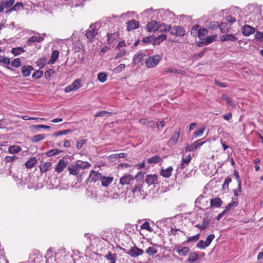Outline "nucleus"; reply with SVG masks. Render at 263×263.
Returning <instances> with one entry per match:
<instances>
[{"instance_id": "f257e3e1", "label": "nucleus", "mask_w": 263, "mask_h": 263, "mask_svg": "<svg viewBox=\"0 0 263 263\" xmlns=\"http://www.w3.org/2000/svg\"><path fill=\"white\" fill-rule=\"evenodd\" d=\"M90 166V163L87 161H78L69 165L67 170L70 175L76 176L81 171L84 170Z\"/></svg>"}, {"instance_id": "f03ea898", "label": "nucleus", "mask_w": 263, "mask_h": 263, "mask_svg": "<svg viewBox=\"0 0 263 263\" xmlns=\"http://www.w3.org/2000/svg\"><path fill=\"white\" fill-rule=\"evenodd\" d=\"M161 60V58L158 54L149 56L145 60V65L147 68H154L158 65Z\"/></svg>"}, {"instance_id": "7ed1b4c3", "label": "nucleus", "mask_w": 263, "mask_h": 263, "mask_svg": "<svg viewBox=\"0 0 263 263\" xmlns=\"http://www.w3.org/2000/svg\"><path fill=\"white\" fill-rule=\"evenodd\" d=\"M170 32L172 35L177 37L183 36L185 34V29L180 26H171Z\"/></svg>"}, {"instance_id": "20e7f679", "label": "nucleus", "mask_w": 263, "mask_h": 263, "mask_svg": "<svg viewBox=\"0 0 263 263\" xmlns=\"http://www.w3.org/2000/svg\"><path fill=\"white\" fill-rule=\"evenodd\" d=\"M96 25H90L87 31L85 36L89 42H92L94 37L98 33Z\"/></svg>"}, {"instance_id": "39448f33", "label": "nucleus", "mask_w": 263, "mask_h": 263, "mask_svg": "<svg viewBox=\"0 0 263 263\" xmlns=\"http://www.w3.org/2000/svg\"><path fill=\"white\" fill-rule=\"evenodd\" d=\"M102 176V174L91 170L90 172L89 177L86 180V182H96L98 180H101Z\"/></svg>"}, {"instance_id": "423d86ee", "label": "nucleus", "mask_w": 263, "mask_h": 263, "mask_svg": "<svg viewBox=\"0 0 263 263\" xmlns=\"http://www.w3.org/2000/svg\"><path fill=\"white\" fill-rule=\"evenodd\" d=\"M144 251L142 249L138 248L136 246L132 247L129 250L127 254L133 257H137L143 254Z\"/></svg>"}, {"instance_id": "0eeeda50", "label": "nucleus", "mask_w": 263, "mask_h": 263, "mask_svg": "<svg viewBox=\"0 0 263 263\" xmlns=\"http://www.w3.org/2000/svg\"><path fill=\"white\" fill-rule=\"evenodd\" d=\"M191 159L192 158L190 154L186 156L183 155L181 162L178 167V169L182 170L185 168L190 163Z\"/></svg>"}, {"instance_id": "6e6552de", "label": "nucleus", "mask_w": 263, "mask_h": 263, "mask_svg": "<svg viewBox=\"0 0 263 263\" xmlns=\"http://www.w3.org/2000/svg\"><path fill=\"white\" fill-rule=\"evenodd\" d=\"M146 55L144 54L142 51H138L133 57V62L134 65H136L139 63H140L142 60H144V57H145Z\"/></svg>"}, {"instance_id": "1a4fd4ad", "label": "nucleus", "mask_w": 263, "mask_h": 263, "mask_svg": "<svg viewBox=\"0 0 263 263\" xmlns=\"http://www.w3.org/2000/svg\"><path fill=\"white\" fill-rule=\"evenodd\" d=\"M15 3L14 0L2 1L0 2V13L3 12L5 8L9 9Z\"/></svg>"}, {"instance_id": "9d476101", "label": "nucleus", "mask_w": 263, "mask_h": 263, "mask_svg": "<svg viewBox=\"0 0 263 263\" xmlns=\"http://www.w3.org/2000/svg\"><path fill=\"white\" fill-rule=\"evenodd\" d=\"M255 31V29L254 27L248 25H244L241 28V32L246 36L250 35L254 33Z\"/></svg>"}, {"instance_id": "9b49d317", "label": "nucleus", "mask_w": 263, "mask_h": 263, "mask_svg": "<svg viewBox=\"0 0 263 263\" xmlns=\"http://www.w3.org/2000/svg\"><path fill=\"white\" fill-rule=\"evenodd\" d=\"M134 179V178L132 175L126 174L120 178V183L122 185L128 184L130 183L131 181H133Z\"/></svg>"}, {"instance_id": "f8f14e48", "label": "nucleus", "mask_w": 263, "mask_h": 263, "mask_svg": "<svg viewBox=\"0 0 263 263\" xmlns=\"http://www.w3.org/2000/svg\"><path fill=\"white\" fill-rule=\"evenodd\" d=\"M158 24V22L152 21L147 24L146 29L149 32L157 31Z\"/></svg>"}, {"instance_id": "ddd939ff", "label": "nucleus", "mask_w": 263, "mask_h": 263, "mask_svg": "<svg viewBox=\"0 0 263 263\" xmlns=\"http://www.w3.org/2000/svg\"><path fill=\"white\" fill-rule=\"evenodd\" d=\"M237 40V38L236 37L235 35L232 34H226L220 36V41L221 42H235Z\"/></svg>"}, {"instance_id": "4468645a", "label": "nucleus", "mask_w": 263, "mask_h": 263, "mask_svg": "<svg viewBox=\"0 0 263 263\" xmlns=\"http://www.w3.org/2000/svg\"><path fill=\"white\" fill-rule=\"evenodd\" d=\"M157 176L156 174H150L146 176L145 182L148 185L158 183Z\"/></svg>"}, {"instance_id": "2eb2a0df", "label": "nucleus", "mask_w": 263, "mask_h": 263, "mask_svg": "<svg viewBox=\"0 0 263 263\" xmlns=\"http://www.w3.org/2000/svg\"><path fill=\"white\" fill-rule=\"evenodd\" d=\"M33 67L30 65H24L21 67V72L24 77H28L30 75L33 70Z\"/></svg>"}, {"instance_id": "dca6fc26", "label": "nucleus", "mask_w": 263, "mask_h": 263, "mask_svg": "<svg viewBox=\"0 0 263 263\" xmlns=\"http://www.w3.org/2000/svg\"><path fill=\"white\" fill-rule=\"evenodd\" d=\"M139 27V23L135 20H132L127 23V30L128 31L137 29Z\"/></svg>"}, {"instance_id": "f3484780", "label": "nucleus", "mask_w": 263, "mask_h": 263, "mask_svg": "<svg viewBox=\"0 0 263 263\" xmlns=\"http://www.w3.org/2000/svg\"><path fill=\"white\" fill-rule=\"evenodd\" d=\"M67 163L63 160H60L56 165L55 171L58 173L62 172L66 167Z\"/></svg>"}, {"instance_id": "a211bd4d", "label": "nucleus", "mask_w": 263, "mask_h": 263, "mask_svg": "<svg viewBox=\"0 0 263 263\" xmlns=\"http://www.w3.org/2000/svg\"><path fill=\"white\" fill-rule=\"evenodd\" d=\"M113 181V177L102 176L101 181L103 186H108Z\"/></svg>"}, {"instance_id": "6ab92c4d", "label": "nucleus", "mask_w": 263, "mask_h": 263, "mask_svg": "<svg viewBox=\"0 0 263 263\" xmlns=\"http://www.w3.org/2000/svg\"><path fill=\"white\" fill-rule=\"evenodd\" d=\"M171 25H166L165 24H159L158 23L157 26V31L165 32L170 31Z\"/></svg>"}, {"instance_id": "aec40b11", "label": "nucleus", "mask_w": 263, "mask_h": 263, "mask_svg": "<svg viewBox=\"0 0 263 263\" xmlns=\"http://www.w3.org/2000/svg\"><path fill=\"white\" fill-rule=\"evenodd\" d=\"M222 200L218 197L212 199L210 202L211 206L212 208H219L222 205Z\"/></svg>"}, {"instance_id": "412c9836", "label": "nucleus", "mask_w": 263, "mask_h": 263, "mask_svg": "<svg viewBox=\"0 0 263 263\" xmlns=\"http://www.w3.org/2000/svg\"><path fill=\"white\" fill-rule=\"evenodd\" d=\"M173 170L172 166H169L166 169L162 170L160 174L164 177L169 178L172 175Z\"/></svg>"}, {"instance_id": "4be33fe9", "label": "nucleus", "mask_w": 263, "mask_h": 263, "mask_svg": "<svg viewBox=\"0 0 263 263\" xmlns=\"http://www.w3.org/2000/svg\"><path fill=\"white\" fill-rule=\"evenodd\" d=\"M107 43L108 44H112L114 41H115L119 34H118V32H114V33H108L107 34Z\"/></svg>"}, {"instance_id": "5701e85b", "label": "nucleus", "mask_w": 263, "mask_h": 263, "mask_svg": "<svg viewBox=\"0 0 263 263\" xmlns=\"http://www.w3.org/2000/svg\"><path fill=\"white\" fill-rule=\"evenodd\" d=\"M167 35L165 34H162L154 39L153 43V45H158L161 44L163 41L166 40Z\"/></svg>"}, {"instance_id": "b1692460", "label": "nucleus", "mask_w": 263, "mask_h": 263, "mask_svg": "<svg viewBox=\"0 0 263 263\" xmlns=\"http://www.w3.org/2000/svg\"><path fill=\"white\" fill-rule=\"evenodd\" d=\"M43 40H44V38L40 36H32L28 39V40L27 41L28 45H30L32 43H34V42L40 43V42H42L43 41Z\"/></svg>"}, {"instance_id": "393cba45", "label": "nucleus", "mask_w": 263, "mask_h": 263, "mask_svg": "<svg viewBox=\"0 0 263 263\" xmlns=\"http://www.w3.org/2000/svg\"><path fill=\"white\" fill-rule=\"evenodd\" d=\"M0 63H3L4 64H5L7 65L6 68L10 70L11 71H14V69L10 67L8 65L10 64V59L9 58L7 57H4L3 56L0 57Z\"/></svg>"}, {"instance_id": "a878e982", "label": "nucleus", "mask_w": 263, "mask_h": 263, "mask_svg": "<svg viewBox=\"0 0 263 263\" xmlns=\"http://www.w3.org/2000/svg\"><path fill=\"white\" fill-rule=\"evenodd\" d=\"M51 164L50 162H44L40 166V169L41 173H46L50 169Z\"/></svg>"}, {"instance_id": "bb28decb", "label": "nucleus", "mask_w": 263, "mask_h": 263, "mask_svg": "<svg viewBox=\"0 0 263 263\" xmlns=\"http://www.w3.org/2000/svg\"><path fill=\"white\" fill-rule=\"evenodd\" d=\"M210 222L208 220L203 219L202 223H198L195 227L200 230H204L206 229L209 226Z\"/></svg>"}, {"instance_id": "cd10ccee", "label": "nucleus", "mask_w": 263, "mask_h": 263, "mask_svg": "<svg viewBox=\"0 0 263 263\" xmlns=\"http://www.w3.org/2000/svg\"><path fill=\"white\" fill-rule=\"evenodd\" d=\"M189 251L190 249L187 247H182L181 248H178L176 250V251L179 254V255L182 256H186Z\"/></svg>"}, {"instance_id": "c85d7f7f", "label": "nucleus", "mask_w": 263, "mask_h": 263, "mask_svg": "<svg viewBox=\"0 0 263 263\" xmlns=\"http://www.w3.org/2000/svg\"><path fill=\"white\" fill-rule=\"evenodd\" d=\"M198 258V254L195 252H192L189 254L187 261L191 263H192L195 262Z\"/></svg>"}, {"instance_id": "c756f323", "label": "nucleus", "mask_w": 263, "mask_h": 263, "mask_svg": "<svg viewBox=\"0 0 263 263\" xmlns=\"http://www.w3.org/2000/svg\"><path fill=\"white\" fill-rule=\"evenodd\" d=\"M180 132H175L173 136L171 138L170 140V142L172 145H174L176 144L177 142L178 141V140L180 136Z\"/></svg>"}, {"instance_id": "7c9ffc66", "label": "nucleus", "mask_w": 263, "mask_h": 263, "mask_svg": "<svg viewBox=\"0 0 263 263\" xmlns=\"http://www.w3.org/2000/svg\"><path fill=\"white\" fill-rule=\"evenodd\" d=\"M162 161V159L158 156L155 155L151 158H148L147 159V162L148 164H152V163H157L159 162Z\"/></svg>"}, {"instance_id": "2f4dec72", "label": "nucleus", "mask_w": 263, "mask_h": 263, "mask_svg": "<svg viewBox=\"0 0 263 263\" xmlns=\"http://www.w3.org/2000/svg\"><path fill=\"white\" fill-rule=\"evenodd\" d=\"M37 162V160L35 158L32 157L28 160L25 163V166L28 168H32Z\"/></svg>"}, {"instance_id": "473e14b6", "label": "nucleus", "mask_w": 263, "mask_h": 263, "mask_svg": "<svg viewBox=\"0 0 263 263\" xmlns=\"http://www.w3.org/2000/svg\"><path fill=\"white\" fill-rule=\"evenodd\" d=\"M59 56V52L58 50H54L52 51L51 58L49 60V63L54 64L58 60Z\"/></svg>"}, {"instance_id": "72a5a7b5", "label": "nucleus", "mask_w": 263, "mask_h": 263, "mask_svg": "<svg viewBox=\"0 0 263 263\" xmlns=\"http://www.w3.org/2000/svg\"><path fill=\"white\" fill-rule=\"evenodd\" d=\"M111 115H112V112L103 110V111H100L97 112L94 115V117L96 118L98 117H105V118H107Z\"/></svg>"}, {"instance_id": "f704fd0d", "label": "nucleus", "mask_w": 263, "mask_h": 263, "mask_svg": "<svg viewBox=\"0 0 263 263\" xmlns=\"http://www.w3.org/2000/svg\"><path fill=\"white\" fill-rule=\"evenodd\" d=\"M25 52V50L22 47H18L16 48H13L11 52L14 55L17 56L20 55L21 53Z\"/></svg>"}, {"instance_id": "c9c22d12", "label": "nucleus", "mask_w": 263, "mask_h": 263, "mask_svg": "<svg viewBox=\"0 0 263 263\" xmlns=\"http://www.w3.org/2000/svg\"><path fill=\"white\" fill-rule=\"evenodd\" d=\"M230 27L226 22H222L219 24V28L220 29L221 33L227 32L229 31Z\"/></svg>"}, {"instance_id": "e433bc0d", "label": "nucleus", "mask_w": 263, "mask_h": 263, "mask_svg": "<svg viewBox=\"0 0 263 263\" xmlns=\"http://www.w3.org/2000/svg\"><path fill=\"white\" fill-rule=\"evenodd\" d=\"M46 136L44 134H39L34 136L31 139V141L33 143L38 142L45 138Z\"/></svg>"}, {"instance_id": "4c0bfd02", "label": "nucleus", "mask_w": 263, "mask_h": 263, "mask_svg": "<svg viewBox=\"0 0 263 263\" xmlns=\"http://www.w3.org/2000/svg\"><path fill=\"white\" fill-rule=\"evenodd\" d=\"M22 150V148L16 145H12L9 147L8 152L11 154H16L19 153Z\"/></svg>"}, {"instance_id": "58836bf2", "label": "nucleus", "mask_w": 263, "mask_h": 263, "mask_svg": "<svg viewBox=\"0 0 263 263\" xmlns=\"http://www.w3.org/2000/svg\"><path fill=\"white\" fill-rule=\"evenodd\" d=\"M206 51V48H204L202 50V51L197 54H195L192 56V59L193 61H196L198 59L201 58L205 53Z\"/></svg>"}, {"instance_id": "ea45409f", "label": "nucleus", "mask_w": 263, "mask_h": 263, "mask_svg": "<svg viewBox=\"0 0 263 263\" xmlns=\"http://www.w3.org/2000/svg\"><path fill=\"white\" fill-rule=\"evenodd\" d=\"M62 152L63 151L58 149H52L46 153V156L48 157H52Z\"/></svg>"}, {"instance_id": "a19ab883", "label": "nucleus", "mask_w": 263, "mask_h": 263, "mask_svg": "<svg viewBox=\"0 0 263 263\" xmlns=\"http://www.w3.org/2000/svg\"><path fill=\"white\" fill-rule=\"evenodd\" d=\"M208 34V30L205 28H200L198 31V37L199 39H202L206 35Z\"/></svg>"}, {"instance_id": "79ce46f5", "label": "nucleus", "mask_w": 263, "mask_h": 263, "mask_svg": "<svg viewBox=\"0 0 263 263\" xmlns=\"http://www.w3.org/2000/svg\"><path fill=\"white\" fill-rule=\"evenodd\" d=\"M216 36H217V35H213L209 36L208 37H206L203 40V44L205 45H207L211 43L212 42H213L215 40V39L216 37Z\"/></svg>"}, {"instance_id": "37998d69", "label": "nucleus", "mask_w": 263, "mask_h": 263, "mask_svg": "<svg viewBox=\"0 0 263 263\" xmlns=\"http://www.w3.org/2000/svg\"><path fill=\"white\" fill-rule=\"evenodd\" d=\"M221 99L226 101L228 105L231 106L234 105V103L232 102V100L229 97H228L227 95L225 93H222L221 97Z\"/></svg>"}, {"instance_id": "c03bdc74", "label": "nucleus", "mask_w": 263, "mask_h": 263, "mask_svg": "<svg viewBox=\"0 0 263 263\" xmlns=\"http://www.w3.org/2000/svg\"><path fill=\"white\" fill-rule=\"evenodd\" d=\"M105 258L111 261V262H116V254H112L110 252H108V254L105 256Z\"/></svg>"}, {"instance_id": "a18cd8bd", "label": "nucleus", "mask_w": 263, "mask_h": 263, "mask_svg": "<svg viewBox=\"0 0 263 263\" xmlns=\"http://www.w3.org/2000/svg\"><path fill=\"white\" fill-rule=\"evenodd\" d=\"M11 65L14 67H19L22 65V62L20 58H15L10 62Z\"/></svg>"}, {"instance_id": "49530a36", "label": "nucleus", "mask_w": 263, "mask_h": 263, "mask_svg": "<svg viewBox=\"0 0 263 263\" xmlns=\"http://www.w3.org/2000/svg\"><path fill=\"white\" fill-rule=\"evenodd\" d=\"M219 23H218V22L216 21L210 22L208 26V28L212 30L217 29L219 28Z\"/></svg>"}, {"instance_id": "de8ad7c7", "label": "nucleus", "mask_w": 263, "mask_h": 263, "mask_svg": "<svg viewBox=\"0 0 263 263\" xmlns=\"http://www.w3.org/2000/svg\"><path fill=\"white\" fill-rule=\"evenodd\" d=\"M200 29V26L198 25H196L194 26L191 30V34L194 36H196L198 35V31Z\"/></svg>"}, {"instance_id": "09e8293b", "label": "nucleus", "mask_w": 263, "mask_h": 263, "mask_svg": "<svg viewBox=\"0 0 263 263\" xmlns=\"http://www.w3.org/2000/svg\"><path fill=\"white\" fill-rule=\"evenodd\" d=\"M18 158L15 156H6L5 157L4 160L6 161V163H12L15 160H17Z\"/></svg>"}, {"instance_id": "8fccbe9b", "label": "nucleus", "mask_w": 263, "mask_h": 263, "mask_svg": "<svg viewBox=\"0 0 263 263\" xmlns=\"http://www.w3.org/2000/svg\"><path fill=\"white\" fill-rule=\"evenodd\" d=\"M157 250L153 247H149L146 250V253L149 255H153L157 253Z\"/></svg>"}, {"instance_id": "3c124183", "label": "nucleus", "mask_w": 263, "mask_h": 263, "mask_svg": "<svg viewBox=\"0 0 263 263\" xmlns=\"http://www.w3.org/2000/svg\"><path fill=\"white\" fill-rule=\"evenodd\" d=\"M238 202L233 201L231 203H230L228 204V205L226 207L225 210H224L226 212L230 211L232 207H236L238 205Z\"/></svg>"}, {"instance_id": "603ef678", "label": "nucleus", "mask_w": 263, "mask_h": 263, "mask_svg": "<svg viewBox=\"0 0 263 263\" xmlns=\"http://www.w3.org/2000/svg\"><path fill=\"white\" fill-rule=\"evenodd\" d=\"M131 190L134 194H136V193H139L141 190V185L138 183L137 184L135 185L134 186H131Z\"/></svg>"}, {"instance_id": "864d4df0", "label": "nucleus", "mask_w": 263, "mask_h": 263, "mask_svg": "<svg viewBox=\"0 0 263 263\" xmlns=\"http://www.w3.org/2000/svg\"><path fill=\"white\" fill-rule=\"evenodd\" d=\"M196 247L199 249H204L208 247V244L205 241L201 240L198 242Z\"/></svg>"}, {"instance_id": "5fc2aeb1", "label": "nucleus", "mask_w": 263, "mask_h": 263, "mask_svg": "<svg viewBox=\"0 0 263 263\" xmlns=\"http://www.w3.org/2000/svg\"><path fill=\"white\" fill-rule=\"evenodd\" d=\"M107 76L103 72L99 73L98 74V79L102 83L106 81Z\"/></svg>"}, {"instance_id": "6e6d98bb", "label": "nucleus", "mask_w": 263, "mask_h": 263, "mask_svg": "<svg viewBox=\"0 0 263 263\" xmlns=\"http://www.w3.org/2000/svg\"><path fill=\"white\" fill-rule=\"evenodd\" d=\"M43 71L42 70H38L33 73L32 77L33 79H38L40 78L43 76Z\"/></svg>"}, {"instance_id": "4d7b16f0", "label": "nucleus", "mask_w": 263, "mask_h": 263, "mask_svg": "<svg viewBox=\"0 0 263 263\" xmlns=\"http://www.w3.org/2000/svg\"><path fill=\"white\" fill-rule=\"evenodd\" d=\"M71 84L74 90H77L81 86L80 81L79 79L74 80Z\"/></svg>"}, {"instance_id": "13d9d810", "label": "nucleus", "mask_w": 263, "mask_h": 263, "mask_svg": "<svg viewBox=\"0 0 263 263\" xmlns=\"http://www.w3.org/2000/svg\"><path fill=\"white\" fill-rule=\"evenodd\" d=\"M141 229H145L148 231L152 232L153 231V230L149 226V223L147 222H145L141 226Z\"/></svg>"}, {"instance_id": "bf43d9fd", "label": "nucleus", "mask_w": 263, "mask_h": 263, "mask_svg": "<svg viewBox=\"0 0 263 263\" xmlns=\"http://www.w3.org/2000/svg\"><path fill=\"white\" fill-rule=\"evenodd\" d=\"M200 237V234H198L195 236L189 237L187 239V242H196L197 241Z\"/></svg>"}, {"instance_id": "052dcab7", "label": "nucleus", "mask_w": 263, "mask_h": 263, "mask_svg": "<svg viewBox=\"0 0 263 263\" xmlns=\"http://www.w3.org/2000/svg\"><path fill=\"white\" fill-rule=\"evenodd\" d=\"M87 142L86 139H82L81 140H79L77 141L76 147L78 149H80L81 148L83 145L85 144Z\"/></svg>"}, {"instance_id": "680f3d73", "label": "nucleus", "mask_w": 263, "mask_h": 263, "mask_svg": "<svg viewBox=\"0 0 263 263\" xmlns=\"http://www.w3.org/2000/svg\"><path fill=\"white\" fill-rule=\"evenodd\" d=\"M205 127H202L198 129L197 130L194 132V136L195 138L201 136L203 134L205 130Z\"/></svg>"}, {"instance_id": "e2e57ef3", "label": "nucleus", "mask_w": 263, "mask_h": 263, "mask_svg": "<svg viewBox=\"0 0 263 263\" xmlns=\"http://www.w3.org/2000/svg\"><path fill=\"white\" fill-rule=\"evenodd\" d=\"M99 201L100 202H107L108 203H110L112 201V198L110 197H106L105 195H103L100 197L99 199Z\"/></svg>"}, {"instance_id": "0e129e2a", "label": "nucleus", "mask_w": 263, "mask_h": 263, "mask_svg": "<svg viewBox=\"0 0 263 263\" xmlns=\"http://www.w3.org/2000/svg\"><path fill=\"white\" fill-rule=\"evenodd\" d=\"M119 52L116 54L115 57L116 59H119L123 57L126 54V51L124 49H120L119 50Z\"/></svg>"}, {"instance_id": "69168bd1", "label": "nucleus", "mask_w": 263, "mask_h": 263, "mask_svg": "<svg viewBox=\"0 0 263 263\" xmlns=\"http://www.w3.org/2000/svg\"><path fill=\"white\" fill-rule=\"evenodd\" d=\"M205 142V141L200 142V140H196L195 142H194L193 143V146L194 148V149L195 150L197 149L198 147H199L201 145H202Z\"/></svg>"}, {"instance_id": "338daca9", "label": "nucleus", "mask_w": 263, "mask_h": 263, "mask_svg": "<svg viewBox=\"0 0 263 263\" xmlns=\"http://www.w3.org/2000/svg\"><path fill=\"white\" fill-rule=\"evenodd\" d=\"M54 71L52 69H49L45 72L44 76L46 79H49L51 74L53 73Z\"/></svg>"}, {"instance_id": "774afa93", "label": "nucleus", "mask_w": 263, "mask_h": 263, "mask_svg": "<svg viewBox=\"0 0 263 263\" xmlns=\"http://www.w3.org/2000/svg\"><path fill=\"white\" fill-rule=\"evenodd\" d=\"M255 37L257 41L259 42L262 41L263 39V33L257 31L255 35Z\"/></svg>"}]
</instances>
